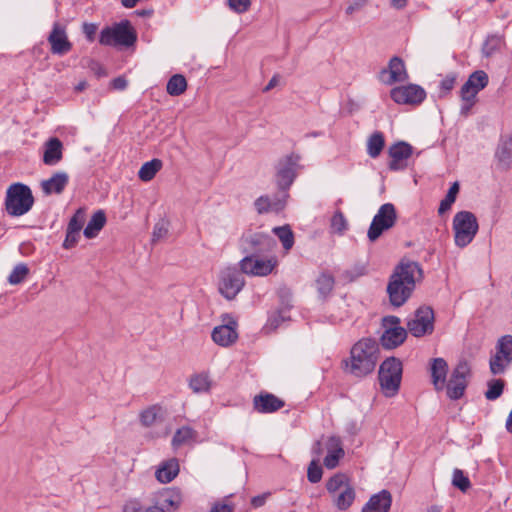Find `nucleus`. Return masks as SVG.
Wrapping results in <instances>:
<instances>
[{"mask_svg":"<svg viewBox=\"0 0 512 512\" xmlns=\"http://www.w3.org/2000/svg\"><path fill=\"white\" fill-rule=\"evenodd\" d=\"M187 81L181 74L173 75L167 82L166 90L171 96H179L186 91Z\"/></svg>","mask_w":512,"mask_h":512,"instance_id":"37","label":"nucleus"},{"mask_svg":"<svg viewBox=\"0 0 512 512\" xmlns=\"http://www.w3.org/2000/svg\"><path fill=\"white\" fill-rule=\"evenodd\" d=\"M254 409L263 414L274 413L284 407L285 402L268 392H262L253 399Z\"/></svg>","mask_w":512,"mask_h":512,"instance_id":"22","label":"nucleus"},{"mask_svg":"<svg viewBox=\"0 0 512 512\" xmlns=\"http://www.w3.org/2000/svg\"><path fill=\"white\" fill-rule=\"evenodd\" d=\"M123 512H145L141 503L138 500H129L123 507Z\"/></svg>","mask_w":512,"mask_h":512,"instance_id":"55","label":"nucleus"},{"mask_svg":"<svg viewBox=\"0 0 512 512\" xmlns=\"http://www.w3.org/2000/svg\"><path fill=\"white\" fill-rule=\"evenodd\" d=\"M475 215L469 211L458 212L453 219L454 240L458 247H466L472 242L478 231Z\"/></svg>","mask_w":512,"mask_h":512,"instance_id":"6","label":"nucleus"},{"mask_svg":"<svg viewBox=\"0 0 512 512\" xmlns=\"http://www.w3.org/2000/svg\"><path fill=\"white\" fill-rule=\"evenodd\" d=\"M458 192H459V184H458V182H454L451 185V187L449 188L445 198L440 202V205L438 208V213L440 215L444 214L451 208L452 204L456 200Z\"/></svg>","mask_w":512,"mask_h":512,"instance_id":"41","label":"nucleus"},{"mask_svg":"<svg viewBox=\"0 0 512 512\" xmlns=\"http://www.w3.org/2000/svg\"><path fill=\"white\" fill-rule=\"evenodd\" d=\"M327 452L323 464L327 469H334L338 466L340 459L345 455L342 442L339 437L330 436L324 442V448Z\"/></svg>","mask_w":512,"mask_h":512,"instance_id":"21","label":"nucleus"},{"mask_svg":"<svg viewBox=\"0 0 512 512\" xmlns=\"http://www.w3.org/2000/svg\"><path fill=\"white\" fill-rule=\"evenodd\" d=\"M168 233V229L165 227L163 223H158L154 226L153 229V241H158L163 238Z\"/></svg>","mask_w":512,"mask_h":512,"instance_id":"56","label":"nucleus"},{"mask_svg":"<svg viewBox=\"0 0 512 512\" xmlns=\"http://www.w3.org/2000/svg\"><path fill=\"white\" fill-rule=\"evenodd\" d=\"M111 85L116 90H124L127 87L128 82L124 77H117L112 80Z\"/></svg>","mask_w":512,"mask_h":512,"instance_id":"59","label":"nucleus"},{"mask_svg":"<svg viewBox=\"0 0 512 512\" xmlns=\"http://www.w3.org/2000/svg\"><path fill=\"white\" fill-rule=\"evenodd\" d=\"M179 473V463L175 458L163 462L155 472L156 479L161 483L171 482Z\"/></svg>","mask_w":512,"mask_h":512,"instance_id":"29","label":"nucleus"},{"mask_svg":"<svg viewBox=\"0 0 512 512\" xmlns=\"http://www.w3.org/2000/svg\"><path fill=\"white\" fill-rule=\"evenodd\" d=\"M106 223V215L103 210H98L95 212L90 221L88 222L87 226L85 227L83 233L84 236L88 239H92L96 237L99 232L102 230Z\"/></svg>","mask_w":512,"mask_h":512,"instance_id":"32","label":"nucleus"},{"mask_svg":"<svg viewBox=\"0 0 512 512\" xmlns=\"http://www.w3.org/2000/svg\"><path fill=\"white\" fill-rule=\"evenodd\" d=\"M504 389V382L501 379H494L488 383V389L485 392V397L488 400H496L501 396Z\"/></svg>","mask_w":512,"mask_h":512,"instance_id":"43","label":"nucleus"},{"mask_svg":"<svg viewBox=\"0 0 512 512\" xmlns=\"http://www.w3.org/2000/svg\"><path fill=\"white\" fill-rule=\"evenodd\" d=\"M47 40L51 46L52 54L62 56L72 49V43L68 39L65 27L58 22L54 23Z\"/></svg>","mask_w":512,"mask_h":512,"instance_id":"20","label":"nucleus"},{"mask_svg":"<svg viewBox=\"0 0 512 512\" xmlns=\"http://www.w3.org/2000/svg\"><path fill=\"white\" fill-rule=\"evenodd\" d=\"M379 353V344L375 339H360L352 346L350 357L344 361L346 372L359 378L371 374L379 360Z\"/></svg>","mask_w":512,"mask_h":512,"instance_id":"2","label":"nucleus"},{"mask_svg":"<svg viewBox=\"0 0 512 512\" xmlns=\"http://www.w3.org/2000/svg\"><path fill=\"white\" fill-rule=\"evenodd\" d=\"M413 153V147L406 142H398L389 147L388 154L391 158L388 166L392 171L404 170L407 168V161Z\"/></svg>","mask_w":512,"mask_h":512,"instance_id":"19","label":"nucleus"},{"mask_svg":"<svg viewBox=\"0 0 512 512\" xmlns=\"http://www.w3.org/2000/svg\"><path fill=\"white\" fill-rule=\"evenodd\" d=\"M385 145L384 136L381 132H374L367 141V153L371 158L380 155Z\"/></svg>","mask_w":512,"mask_h":512,"instance_id":"36","label":"nucleus"},{"mask_svg":"<svg viewBox=\"0 0 512 512\" xmlns=\"http://www.w3.org/2000/svg\"><path fill=\"white\" fill-rule=\"evenodd\" d=\"M287 319L288 317H286L285 313L283 311H279L270 316L267 325L272 330H275L281 325L282 322L286 321Z\"/></svg>","mask_w":512,"mask_h":512,"instance_id":"54","label":"nucleus"},{"mask_svg":"<svg viewBox=\"0 0 512 512\" xmlns=\"http://www.w3.org/2000/svg\"><path fill=\"white\" fill-rule=\"evenodd\" d=\"M69 181V176L66 172L60 171L47 180L42 181L41 187L46 195L60 194L63 192Z\"/></svg>","mask_w":512,"mask_h":512,"instance_id":"27","label":"nucleus"},{"mask_svg":"<svg viewBox=\"0 0 512 512\" xmlns=\"http://www.w3.org/2000/svg\"><path fill=\"white\" fill-rule=\"evenodd\" d=\"M452 484L463 492L467 491L471 485L469 478L460 469L453 471Z\"/></svg>","mask_w":512,"mask_h":512,"instance_id":"49","label":"nucleus"},{"mask_svg":"<svg viewBox=\"0 0 512 512\" xmlns=\"http://www.w3.org/2000/svg\"><path fill=\"white\" fill-rule=\"evenodd\" d=\"M326 489L334 505L341 511L347 510L355 500V490L343 473L332 476L326 483Z\"/></svg>","mask_w":512,"mask_h":512,"instance_id":"4","label":"nucleus"},{"mask_svg":"<svg viewBox=\"0 0 512 512\" xmlns=\"http://www.w3.org/2000/svg\"><path fill=\"white\" fill-rule=\"evenodd\" d=\"M409 75L404 61L394 56L389 60L388 67L379 72V80L385 85H392L397 82H405Z\"/></svg>","mask_w":512,"mask_h":512,"instance_id":"17","label":"nucleus"},{"mask_svg":"<svg viewBox=\"0 0 512 512\" xmlns=\"http://www.w3.org/2000/svg\"><path fill=\"white\" fill-rule=\"evenodd\" d=\"M267 496H268V494H263V495H258V496L253 497L251 500V504L255 508L261 507L264 505V503L267 499Z\"/></svg>","mask_w":512,"mask_h":512,"instance_id":"61","label":"nucleus"},{"mask_svg":"<svg viewBox=\"0 0 512 512\" xmlns=\"http://www.w3.org/2000/svg\"><path fill=\"white\" fill-rule=\"evenodd\" d=\"M137 39L136 33L128 21L120 22L101 31L99 42L108 46H132Z\"/></svg>","mask_w":512,"mask_h":512,"instance_id":"7","label":"nucleus"},{"mask_svg":"<svg viewBox=\"0 0 512 512\" xmlns=\"http://www.w3.org/2000/svg\"><path fill=\"white\" fill-rule=\"evenodd\" d=\"M34 204L31 189L23 183L11 184L5 197V209L10 216L19 217L28 213Z\"/></svg>","mask_w":512,"mask_h":512,"instance_id":"3","label":"nucleus"},{"mask_svg":"<svg viewBox=\"0 0 512 512\" xmlns=\"http://www.w3.org/2000/svg\"><path fill=\"white\" fill-rule=\"evenodd\" d=\"M407 329L414 337H422L434 331V311L429 306L419 307L407 322Z\"/></svg>","mask_w":512,"mask_h":512,"instance_id":"12","label":"nucleus"},{"mask_svg":"<svg viewBox=\"0 0 512 512\" xmlns=\"http://www.w3.org/2000/svg\"><path fill=\"white\" fill-rule=\"evenodd\" d=\"M145 512H164L163 508L160 506V504L156 501V504L146 508Z\"/></svg>","mask_w":512,"mask_h":512,"instance_id":"64","label":"nucleus"},{"mask_svg":"<svg viewBox=\"0 0 512 512\" xmlns=\"http://www.w3.org/2000/svg\"><path fill=\"white\" fill-rule=\"evenodd\" d=\"M278 84V77L275 75L273 76L270 81L268 82V84L265 86V88L263 89L264 92H268L270 91L271 89H273L276 85Z\"/></svg>","mask_w":512,"mask_h":512,"instance_id":"63","label":"nucleus"},{"mask_svg":"<svg viewBox=\"0 0 512 512\" xmlns=\"http://www.w3.org/2000/svg\"><path fill=\"white\" fill-rule=\"evenodd\" d=\"M489 83V77L483 70H477L471 73L467 81L460 89L461 100L476 99L477 94L483 90Z\"/></svg>","mask_w":512,"mask_h":512,"instance_id":"18","label":"nucleus"},{"mask_svg":"<svg viewBox=\"0 0 512 512\" xmlns=\"http://www.w3.org/2000/svg\"><path fill=\"white\" fill-rule=\"evenodd\" d=\"M397 221L396 208L392 203L381 205L374 215L367 232L371 242L376 241L384 231L391 229Z\"/></svg>","mask_w":512,"mask_h":512,"instance_id":"8","label":"nucleus"},{"mask_svg":"<svg viewBox=\"0 0 512 512\" xmlns=\"http://www.w3.org/2000/svg\"><path fill=\"white\" fill-rule=\"evenodd\" d=\"M400 319L396 316H387L383 318L385 331L381 336V344L386 349H393L401 345L406 337L407 331L399 326Z\"/></svg>","mask_w":512,"mask_h":512,"instance_id":"13","label":"nucleus"},{"mask_svg":"<svg viewBox=\"0 0 512 512\" xmlns=\"http://www.w3.org/2000/svg\"><path fill=\"white\" fill-rule=\"evenodd\" d=\"M79 239H80V232L66 229V237L63 242V247L65 249H71L77 245V243L79 242Z\"/></svg>","mask_w":512,"mask_h":512,"instance_id":"52","label":"nucleus"},{"mask_svg":"<svg viewBox=\"0 0 512 512\" xmlns=\"http://www.w3.org/2000/svg\"><path fill=\"white\" fill-rule=\"evenodd\" d=\"M497 157L501 162L507 163L512 157V137L504 139L498 147Z\"/></svg>","mask_w":512,"mask_h":512,"instance_id":"47","label":"nucleus"},{"mask_svg":"<svg viewBox=\"0 0 512 512\" xmlns=\"http://www.w3.org/2000/svg\"><path fill=\"white\" fill-rule=\"evenodd\" d=\"M392 100L402 105H419L426 98L425 90L416 84L398 86L390 91Z\"/></svg>","mask_w":512,"mask_h":512,"instance_id":"16","label":"nucleus"},{"mask_svg":"<svg viewBox=\"0 0 512 512\" xmlns=\"http://www.w3.org/2000/svg\"><path fill=\"white\" fill-rule=\"evenodd\" d=\"M463 105L461 106V114L467 116L471 110V108L475 105L476 99L473 100H462Z\"/></svg>","mask_w":512,"mask_h":512,"instance_id":"60","label":"nucleus"},{"mask_svg":"<svg viewBox=\"0 0 512 512\" xmlns=\"http://www.w3.org/2000/svg\"><path fill=\"white\" fill-rule=\"evenodd\" d=\"M334 277L328 273H322L316 280V287L322 297H326L333 290Z\"/></svg>","mask_w":512,"mask_h":512,"instance_id":"40","label":"nucleus"},{"mask_svg":"<svg viewBox=\"0 0 512 512\" xmlns=\"http://www.w3.org/2000/svg\"><path fill=\"white\" fill-rule=\"evenodd\" d=\"M276 266L277 259L274 256L264 258L262 255H249L239 262V268L243 274L258 277L271 274Z\"/></svg>","mask_w":512,"mask_h":512,"instance_id":"11","label":"nucleus"},{"mask_svg":"<svg viewBox=\"0 0 512 512\" xmlns=\"http://www.w3.org/2000/svg\"><path fill=\"white\" fill-rule=\"evenodd\" d=\"M503 44V39L499 36H489L482 47V53L485 57H491L496 52L500 51Z\"/></svg>","mask_w":512,"mask_h":512,"instance_id":"42","label":"nucleus"},{"mask_svg":"<svg viewBox=\"0 0 512 512\" xmlns=\"http://www.w3.org/2000/svg\"><path fill=\"white\" fill-rule=\"evenodd\" d=\"M423 279V270L418 262L402 260L394 269L387 285L390 303L402 306L411 296L416 283Z\"/></svg>","mask_w":512,"mask_h":512,"instance_id":"1","label":"nucleus"},{"mask_svg":"<svg viewBox=\"0 0 512 512\" xmlns=\"http://www.w3.org/2000/svg\"><path fill=\"white\" fill-rule=\"evenodd\" d=\"M96 26L94 24H87L85 23L84 26H83V30H84V33L86 34V36L88 37V39L92 40L93 39V36L96 32Z\"/></svg>","mask_w":512,"mask_h":512,"instance_id":"62","label":"nucleus"},{"mask_svg":"<svg viewBox=\"0 0 512 512\" xmlns=\"http://www.w3.org/2000/svg\"><path fill=\"white\" fill-rule=\"evenodd\" d=\"M330 227L332 232L337 234H343L344 231L347 229V220L341 211L337 210L333 214L331 218Z\"/></svg>","mask_w":512,"mask_h":512,"instance_id":"44","label":"nucleus"},{"mask_svg":"<svg viewBox=\"0 0 512 512\" xmlns=\"http://www.w3.org/2000/svg\"><path fill=\"white\" fill-rule=\"evenodd\" d=\"M254 205L257 212L263 214L272 210L273 202L268 196H260L255 200Z\"/></svg>","mask_w":512,"mask_h":512,"instance_id":"50","label":"nucleus"},{"mask_svg":"<svg viewBox=\"0 0 512 512\" xmlns=\"http://www.w3.org/2000/svg\"><path fill=\"white\" fill-rule=\"evenodd\" d=\"M197 437V432L191 428L190 426H183L176 430L171 444L174 448L181 447L183 445H188L195 441Z\"/></svg>","mask_w":512,"mask_h":512,"instance_id":"33","label":"nucleus"},{"mask_svg":"<svg viewBox=\"0 0 512 512\" xmlns=\"http://www.w3.org/2000/svg\"><path fill=\"white\" fill-rule=\"evenodd\" d=\"M368 0H354L346 8V14L352 15L354 12L359 11L367 4Z\"/></svg>","mask_w":512,"mask_h":512,"instance_id":"57","label":"nucleus"},{"mask_svg":"<svg viewBox=\"0 0 512 512\" xmlns=\"http://www.w3.org/2000/svg\"><path fill=\"white\" fill-rule=\"evenodd\" d=\"M86 214L82 208H79L75 214L71 217L67 229L72 231L81 232L85 223Z\"/></svg>","mask_w":512,"mask_h":512,"instance_id":"48","label":"nucleus"},{"mask_svg":"<svg viewBox=\"0 0 512 512\" xmlns=\"http://www.w3.org/2000/svg\"><path fill=\"white\" fill-rule=\"evenodd\" d=\"M392 496L388 490H382L370 497L361 512H389Z\"/></svg>","mask_w":512,"mask_h":512,"instance_id":"24","label":"nucleus"},{"mask_svg":"<svg viewBox=\"0 0 512 512\" xmlns=\"http://www.w3.org/2000/svg\"><path fill=\"white\" fill-rule=\"evenodd\" d=\"M29 269L25 264H18L14 267L8 277V282L12 285L21 283L28 275Z\"/></svg>","mask_w":512,"mask_h":512,"instance_id":"45","label":"nucleus"},{"mask_svg":"<svg viewBox=\"0 0 512 512\" xmlns=\"http://www.w3.org/2000/svg\"><path fill=\"white\" fill-rule=\"evenodd\" d=\"M300 161L298 154L291 153L279 160L277 164L276 180L282 190L288 189L296 178V167Z\"/></svg>","mask_w":512,"mask_h":512,"instance_id":"15","label":"nucleus"},{"mask_svg":"<svg viewBox=\"0 0 512 512\" xmlns=\"http://www.w3.org/2000/svg\"><path fill=\"white\" fill-rule=\"evenodd\" d=\"M162 168V161L160 159H152L148 162H145L139 172H138V177L144 181V182H148L150 180H152L155 175L157 174V172Z\"/></svg>","mask_w":512,"mask_h":512,"instance_id":"34","label":"nucleus"},{"mask_svg":"<svg viewBox=\"0 0 512 512\" xmlns=\"http://www.w3.org/2000/svg\"><path fill=\"white\" fill-rule=\"evenodd\" d=\"M157 502L164 512H174L182 503L181 492L177 489H165L157 496Z\"/></svg>","mask_w":512,"mask_h":512,"instance_id":"26","label":"nucleus"},{"mask_svg":"<svg viewBox=\"0 0 512 512\" xmlns=\"http://www.w3.org/2000/svg\"><path fill=\"white\" fill-rule=\"evenodd\" d=\"M234 507L232 505L216 503L211 508L210 512H233Z\"/></svg>","mask_w":512,"mask_h":512,"instance_id":"58","label":"nucleus"},{"mask_svg":"<svg viewBox=\"0 0 512 512\" xmlns=\"http://www.w3.org/2000/svg\"><path fill=\"white\" fill-rule=\"evenodd\" d=\"M457 74L452 72L445 76L440 82V89L444 94L449 93L455 86Z\"/></svg>","mask_w":512,"mask_h":512,"instance_id":"51","label":"nucleus"},{"mask_svg":"<svg viewBox=\"0 0 512 512\" xmlns=\"http://www.w3.org/2000/svg\"><path fill=\"white\" fill-rule=\"evenodd\" d=\"M139 418L144 427H151L157 422L163 421L164 410L162 406L155 404L141 411Z\"/></svg>","mask_w":512,"mask_h":512,"instance_id":"31","label":"nucleus"},{"mask_svg":"<svg viewBox=\"0 0 512 512\" xmlns=\"http://www.w3.org/2000/svg\"><path fill=\"white\" fill-rule=\"evenodd\" d=\"M511 362L508 357L495 353L489 362L490 371L493 375L503 374Z\"/></svg>","mask_w":512,"mask_h":512,"instance_id":"39","label":"nucleus"},{"mask_svg":"<svg viewBox=\"0 0 512 512\" xmlns=\"http://www.w3.org/2000/svg\"><path fill=\"white\" fill-rule=\"evenodd\" d=\"M432 383L437 391L444 389L448 373V364L443 358L432 359L430 366Z\"/></svg>","mask_w":512,"mask_h":512,"instance_id":"25","label":"nucleus"},{"mask_svg":"<svg viewBox=\"0 0 512 512\" xmlns=\"http://www.w3.org/2000/svg\"><path fill=\"white\" fill-rule=\"evenodd\" d=\"M275 245V240L263 232L248 231L240 239V248L245 256L264 255L273 251Z\"/></svg>","mask_w":512,"mask_h":512,"instance_id":"9","label":"nucleus"},{"mask_svg":"<svg viewBox=\"0 0 512 512\" xmlns=\"http://www.w3.org/2000/svg\"><path fill=\"white\" fill-rule=\"evenodd\" d=\"M245 279L241 269L226 267L220 272L219 292L228 300L234 299L243 289Z\"/></svg>","mask_w":512,"mask_h":512,"instance_id":"10","label":"nucleus"},{"mask_svg":"<svg viewBox=\"0 0 512 512\" xmlns=\"http://www.w3.org/2000/svg\"><path fill=\"white\" fill-rule=\"evenodd\" d=\"M496 353L512 360V336L505 335L498 340Z\"/></svg>","mask_w":512,"mask_h":512,"instance_id":"46","label":"nucleus"},{"mask_svg":"<svg viewBox=\"0 0 512 512\" xmlns=\"http://www.w3.org/2000/svg\"><path fill=\"white\" fill-rule=\"evenodd\" d=\"M273 233L279 238L285 250H290L294 244V235L288 225L273 228Z\"/></svg>","mask_w":512,"mask_h":512,"instance_id":"38","label":"nucleus"},{"mask_svg":"<svg viewBox=\"0 0 512 512\" xmlns=\"http://www.w3.org/2000/svg\"><path fill=\"white\" fill-rule=\"evenodd\" d=\"M313 453L317 456V459H314L310 462L307 470V478L311 483H318L322 478V468L319 465V457L322 455V441H317L313 448Z\"/></svg>","mask_w":512,"mask_h":512,"instance_id":"30","label":"nucleus"},{"mask_svg":"<svg viewBox=\"0 0 512 512\" xmlns=\"http://www.w3.org/2000/svg\"><path fill=\"white\" fill-rule=\"evenodd\" d=\"M470 371L467 361H460L454 368L449 381L445 384L450 399L457 400L464 395Z\"/></svg>","mask_w":512,"mask_h":512,"instance_id":"14","label":"nucleus"},{"mask_svg":"<svg viewBox=\"0 0 512 512\" xmlns=\"http://www.w3.org/2000/svg\"><path fill=\"white\" fill-rule=\"evenodd\" d=\"M236 326L237 323L232 320L227 324L215 327L211 335L213 341L223 347L233 344L238 338Z\"/></svg>","mask_w":512,"mask_h":512,"instance_id":"23","label":"nucleus"},{"mask_svg":"<svg viewBox=\"0 0 512 512\" xmlns=\"http://www.w3.org/2000/svg\"><path fill=\"white\" fill-rule=\"evenodd\" d=\"M63 145L58 138H50L44 147L43 162L53 166L59 163L63 157Z\"/></svg>","mask_w":512,"mask_h":512,"instance_id":"28","label":"nucleus"},{"mask_svg":"<svg viewBox=\"0 0 512 512\" xmlns=\"http://www.w3.org/2000/svg\"><path fill=\"white\" fill-rule=\"evenodd\" d=\"M228 5L231 10L235 11L236 13H244L246 12L250 5V0H228Z\"/></svg>","mask_w":512,"mask_h":512,"instance_id":"53","label":"nucleus"},{"mask_svg":"<svg viewBox=\"0 0 512 512\" xmlns=\"http://www.w3.org/2000/svg\"><path fill=\"white\" fill-rule=\"evenodd\" d=\"M379 382L385 396H394L400 387L402 379V363L391 357L382 362L379 368Z\"/></svg>","mask_w":512,"mask_h":512,"instance_id":"5","label":"nucleus"},{"mask_svg":"<svg viewBox=\"0 0 512 512\" xmlns=\"http://www.w3.org/2000/svg\"><path fill=\"white\" fill-rule=\"evenodd\" d=\"M189 387L195 393H205L211 388V380L207 373H199L191 376L189 380Z\"/></svg>","mask_w":512,"mask_h":512,"instance_id":"35","label":"nucleus"}]
</instances>
